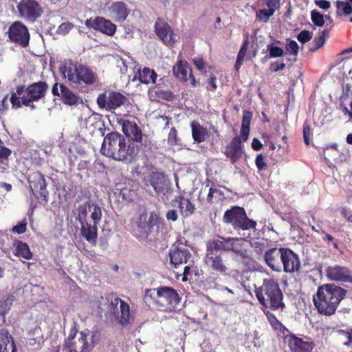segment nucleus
I'll list each match as a JSON object with an SVG mask.
<instances>
[{"label":"nucleus","mask_w":352,"mask_h":352,"mask_svg":"<svg viewBox=\"0 0 352 352\" xmlns=\"http://www.w3.org/2000/svg\"><path fill=\"white\" fill-rule=\"evenodd\" d=\"M118 123L122 126V131L129 138L128 140L118 132L109 133L104 138L100 149L101 153L115 160L130 164L138 153V146L133 142L141 143L143 133L133 121L122 118Z\"/></svg>","instance_id":"obj_1"},{"label":"nucleus","mask_w":352,"mask_h":352,"mask_svg":"<svg viewBox=\"0 0 352 352\" xmlns=\"http://www.w3.org/2000/svg\"><path fill=\"white\" fill-rule=\"evenodd\" d=\"M76 220L80 224L81 236L91 245H96L98 238V225L102 219V210L95 203L86 201L78 206Z\"/></svg>","instance_id":"obj_2"},{"label":"nucleus","mask_w":352,"mask_h":352,"mask_svg":"<svg viewBox=\"0 0 352 352\" xmlns=\"http://www.w3.org/2000/svg\"><path fill=\"white\" fill-rule=\"evenodd\" d=\"M346 295V290L333 283L323 284L318 287L313 302L318 312L325 316L333 315L340 302Z\"/></svg>","instance_id":"obj_3"},{"label":"nucleus","mask_w":352,"mask_h":352,"mask_svg":"<svg viewBox=\"0 0 352 352\" xmlns=\"http://www.w3.org/2000/svg\"><path fill=\"white\" fill-rule=\"evenodd\" d=\"M48 89V84L45 81L33 82L26 88L23 85L17 86L16 92L11 94L12 108L17 109L23 105L34 109L36 107L33 102L45 98Z\"/></svg>","instance_id":"obj_4"},{"label":"nucleus","mask_w":352,"mask_h":352,"mask_svg":"<svg viewBox=\"0 0 352 352\" xmlns=\"http://www.w3.org/2000/svg\"><path fill=\"white\" fill-rule=\"evenodd\" d=\"M59 72L64 78L72 84L93 85L97 82L96 72L87 66L78 64L72 60L65 61L59 67Z\"/></svg>","instance_id":"obj_5"},{"label":"nucleus","mask_w":352,"mask_h":352,"mask_svg":"<svg viewBox=\"0 0 352 352\" xmlns=\"http://www.w3.org/2000/svg\"><path fill=\"white\" fill-rule=\"evenodd\" d=\"M258 302L273 311L283 310L285 305L278 283L272 278L264 279L263 285L255 289Z\"/></svg>","instance_id":"obj_6"},{"label":"nucleus","mask_w":352,"mask_h":352,"mask_svg":"<svg viewBox=\"0 0 352 352\" xmlns=\"http://www.w3.org/2000/svg\"><path fill=\"white\" fill-rule=\"evenodd\" d=\"M144 300L148 306L170 310L179 304L180 298L175 289L163 286L157 289H146Z\"/></svg>","instance_id":"obj_7"},{"label":"nucleus","mask_w":352,"mask_h":352,"mask_svg":"<svg viewBox=\"0 0 352 352\" xmlns=\"http://www.w3.org/2000/svg\"><path fill=\"white\" fill-rule=\"evenodd\" d=\"M223 219L226 223H230L234 230L236 231L254 230L257 225L256 221L248 218L243 207L237 206L228 209L225 212Z\"/></svg>","instance_id":"obj_8"},{"label":"nucleus","mask_w":352,"mask_h":352,"mask_svg":"<svg viewBox=\"0 0 352 352\" xmlns=\"http://www.w3.org/2000/svg\"><path fill=\"white\" fill-rule=\"evenodd\" d=\"M30 191L36 199L47 203L49 198L47 183L45 175L38 170H30L27 176Z\"/></svg>","instance_id":"obj_9"},{"label":"nucleus","mask_w":352,"mask_h":352,"mask_svg":"<svg viewBox=\"0 0 352 352\" xmlns=\"http://www.w3.org/2000/svg\"><path fill=\"white\" fill-rule=\"evenodd\" d=\"M6 34L11 43L24 48L29 46L30 34L28 27L21 21H17L12 23Z\"/></svg>","instance_id":"obj_10"},{"label":"nucleus","mask_w":352,"mask_h":352,"mask_svg":"<svg viewBox=\"0 0 352 352\" xmlns=\"http://www.w3.org/2000/svg\"><path fill=\"white\" fill-rule=\"evenodd\" d=\"M16 8L19 16L30 23L35 22L43 12L41 6L36 0H21Z\"/></svg>","instance_id":"obj_11"},{"label":"nucleus","mask_w":352,"mask_h":352,"mask_svg":"<svg viewBox=\"0 0 352 352\" xmlns=\"http://www.w3.org/2000/svg\"><path fill=\"white\" fill-rule=\"evenodd\" d=\"M163 224V219L155 211L150 212L148 218H147L146 214H142L137 222V226L140 236L146 239L152 233L155 226L159 228L160 226Z\"/></svg>","instance_id":"obj_12"},{"label":"nucleus","mask_w":352,"mask_h":352,"mask_svg":"<svg viewBox=\"0 0 352 352\" xmlns=\"http://www.w3.org/2000/svg\"><path fill=\"white\" fill-rule=\"evenodd\" d=\"M128 103L129 99L122 94L117 91H110L108 95L100 94L97 98L98 107L108 111L116 109Z\"/></svg>","instance_id":"obj_13"},{"label":"nucleus","mask_w":352,"mask_h":352,"mask_svg":"<svg viewBox=\"0 0 352 352\" xmlns=\"http://www.w3.org/2000/svg\"><path fill=\"white\" fill-rule=\"evenodd\" d=\"M85 25L89 28H92L99 31L107 36H113L117 30V26L110 20L106 19L102 16H96L94 19L90 18L87 19L85 23Z\"/></svg>","instance_id":"obj_14"},{"label":"nucleus","mask_w":352,"mask_h":352,"mask_svg":"<svg viewBox=\"0 0 352 352\" xmlns=\"http://www.w3.org/2000/svg\"><path fill=\"white\" fill-rule=\"evenodd\" d=\"M264 8L258 10L255 14V20L258 23H267L275 12L280 10V0H263Z\"/></svg>","instance_id":"obj_15"},{"label":"nucleus","mask_w":352,"mask_h":352,"mask_svg":"<svg viewBox=\"0 0 352 352\" xmlns=\"http://www.w3.org/2000/svg\"><path fill=\"white\" fill-rule=\"evenodd\" d=\"M204 262L213 271L220 274H228L230 271V268L221 253L206 251Z\"/></svg>","instance_id":"obj_16"},{"label":"nucleus","mask_w":352,"mask_h":352,"mask_svg":"<svg viewBox=\"0 0 352 352\" xmlns=\"http://www.w3.org/2000/svg\"><path fill=\"white\" fill-rule=\"evenodd\" d=\"M173 72L175 78L182 82L190 80V84L192 87H197L198 82L192 73V69L188 62L179 60L176 65L173 66Z\"/></svg>","instance_id":"obj_17"},{"label":"nucleus","mask_w":352,"mask_h":352,"mask_svg":"<svg viewBox=\"0 0 352 352\" xmlns=\"http://www.w3.org/2000/svg\"><path fill=\"white\" fill-rule=\"evenodd\" d=\"M52 93L54 96L59 97L65 104L74 106L79 103V96L63 84L56 82L52 87Z\"/></svg>","instance_id":"obj_18"},{"label":"nucleus","mask_w":352,"mask_h":352,"mask_svg":"<svg viewBox=\"0 0 352 352\" xmlns=\"http://www.w3.org/2000/svg\"><path fill=\"white\" fill-rule=\"evenodd\" d=\"M91 347L88 343L87 334L83 331L79 332L78 339L65 341L63 352H90Z\"/></svg>","instance_id":"obj_19"},{"label":"nucleus","mask_w":352,"mask_h":352,"mask_svg":"<svg viewBox=\"0 0 352 352\" xmlns=\"http://www.w3.org/2000/svg\"><path fill=\"white\" fill-rule=\"evenodd\" d=\"M155 30L157 36L164 43L173 45L175 41V35L169 24L164 19L158 18L155 23Z\"/></svg>","instance_id":"obj_20"},{"label":"nucleus","mask_w":352,"mask_h":352,"mask_svg":"<svg viewBox=\"0 0 352 352\" xmlns=\"http://www.w3.org/2000/svg\"><path fill=\"white\" fill-rule=\"evenodd\" d=\"M243 142L244 141L242 137L236 135L226 146L224 155L230 158L232 164H235L242 157Z\"/></svg>","instance_id":"obj_21"},{"label":"nucleus","mask_w":352,"mask_h":352,"mask_svg":"<svg viewBox=\"0 0 352 352\" xmlns=\"http://www.w3.org/2000/svg\"><path fill=\"white\" fill-rule=\"evenodd\" d=\"M291 352H311L315 346L312 341L304 340L294 335L285 338Z\"/></svg>","instance_id":"obj_22"},{"label":"nucleus","mask_w":352,"mask_h":352,"mask_svg":"<svg viewBox=\"0 0 352 352\" xmlns=\"http://www.w3.org/2000/svg\"><path fill=\"white\" fill-rule=\"evenodd\" d=\"M281 262H283L282 270L287 273L298 271L300 266L298 255L288 248H284Z\"/></svg>","instance_id":"obj_23"},{"label":"nucleus","mask_w":352,"mask_h":352,"mask_svg":"<svg viewBox=\"0 0 352 352\" xmlns=\"http://www.w3.org/2000/svg\"><path fill=\"white\" fill-rule=\"evenodd\" d=\"M248 241L243 238L230 237L229 252H231L240 257L243 261L250 258L248 249Z\"/></svg>","instance_id":"obj_24"},{"label":"nucleus","mask_w":352,"mask_h":352,"mask_svg":"<svg viewBox=\"0 0 352 352\" xmlns=\"http://www.w3.org/2000/svg\"><path fill=\"white\" fill-rule=\"evenodd\" d=\"M284 248H272L265 253V261L266 264L274 271L280 272L282 270V256Z\"/></svg>","instance_id":"obj_25"},{"label":"nucleus","mask_w":352,"mask_h":352,"mask_svg":"<svg viewBox=\"0 0 352 352\" xmlns=\"http://www.w3.org/2000/svg\"><path fill=\"white\" fill-rule=\"evenodd\" d=\"M170 264L177 268L179 265L187 263L192 255L190 251L185 248L175 245L169 251Z\"/></svg>","instance_id":"obj_26"},{"label":"nucleus","mask_w":352,"mask_h":352,"mask_svg":"<svg viewBox=\"0 0 352 352\" xmlns=\"http://www.w3.org/2000/svg\"><path fill=\"white\" fill-rule=\"evenodd\" d=\"M327 277L331 280L352 283V274L346 267L331 266L327 269Z\"/></svg>","instance_id":"obj_27"},{"label":"nucleus","mask_w":352,"mask_h":352,"mask_svg":"<svg viewBox=\"0 0 352 352\" xmlns=\"http://www.w3.org/2000/svg\"><path fill=\"white\" fill-rule=\"evenodd\" d=\"M110 16L116 22L124 21L129 15L126 5L122 1L113 2L109 7Z\"/></svg>","instance_id":"obj_28"},{"label":"nucleus","mask_w":352,"mask_h":352,"mask_svg":"<svg viewBox=\"0 0 352 352\" xmlns=\"http://www.w3.org/2000/svg\"><path fill=\"white\" fill-rule=\"evenodd\" d=\"M144 184L152 186L157 194L163 192L165 185V177L162 173L152 172L148 176L144 177Z\"/></svg>","instance_id":"obj_29"},{"label":"nucleus","mask_w":352,"mask_h":352,"mask_svg":"<svg viewBox=\"0 0 352 352\" xmlns=\"http://www.w3.org/2000/svg\"><path fill=\"white\" fill-rule=\"evenodd\" d=\"M230 237H223L217 235L216 238L211 239L206 243V251L220 253V250L229 252Z\"/></svg>","instance_id":"obj_30"},{"label":"nucleus","mask_w":352,"mask_h":352,"mask_svg":"<svg viewBox=\"0 0 352 352\" xmlns=\"http://www.w3.org/2000/svg\"><path fill=\"white\" fill-rule=\"evenodd\" d=\"M192 137L195 143L200 144L205 142L210 135L209 131L206 127L201 125L197 122L190 123Z\"/></svg>","instance_id":"obj_31"},{"label":"nucleus","mask_w":352,"mask_h":352,"mask_svg":"<svg viewBox=\"0 0 352 352\" xmlns=\"http://www.w3.org/2000/svg\"><path fill=\"white\" fill-rule=\"evenodd\" d=\"M175 200L178 203L179 208L183 217H188L195 212V206L188 198L179 195L176 197Z\"/></svg>","instance_id":"obj_32"},{"label":"nucleus","mask_w":352,"mask_h":352,"mask_svg":"<svg viewBox=\"0 0 352 352\" xmlns=\"http://www.w3.org/2000/svg\"><path fill=\"white\" fill-rule=\"evenodd\" d=\"M0 352H16L12 338L7 331H0Z\"/></svg>","instance_id":"obj_33"},{"label":"nucleus","mask_w":352,"mask_h":352,"mask_svg":"<svg viewBox=\"0 0 352 352\" xmlns=\"http://www.w3.org/2000/svg\"><path fill=\"white\" fill-rule=\"evenodd\" d=\"M15 250L14 255L19 257H22L26 260H30L32 258V253L30 251L29 245L21 241H16L14 243Z\"/></svg>","instance_id":"obj_34"},{"label":"nucleus","mask_w":352,"mask_h":352,"mask_svg":"<svg viewBox=\"0 0 352 352\" xmlns=\"http://www.w3.org/2000/svg\"><path fill=\"white\" fill-rule=\"evenodd\" d=\"M157 76L154 70L148 67H144L142 69H140L138 72V79L140 82L146 85L155 83Z\"/></svg>","instance_id":"obj_35"},{"label":"nucleus","mask_w":352,"mask_h":352,"mask_svg":"<svg viewBox=\"0 0 352 352\" xmlns=\"http://www.w3.org/2000/svg\"><path fill=\"white\" fill-rule=\"evenodd\" d=\"M252 118V113L249 111H244L242 118L241 136L244 142H246L249 137L250 125Z\"/></svg>","instance_id":"obj_36"},{"label":"nucleus","mask_w":352,"mask_h":352,"mask_svg":"<svg viewBox=\"0 0 352 352\" xmlns=\"http://www.w3.org/2000/svg\"><path fill=\"white\" fill-rule=\"evenodd\" d=\"M120 316L118 317V322L122 325H126L130 322L131 311L129 304L125 302H121L120 307Z\"/></svg>","instance_id":"obj_37"},{"label":"nucleus","mask_w":352,"mask_h":352,"mask_svg":"<svg viewBox=\"0 0 352 352\" xmlns=\"http://www.w3.org/2000/svg\"><path fill=\"white\" fill-rule=\"evenodd\" d=\"M154 92L155 95L161 100L171 101L174 98V94L170 90H163L158 86H155Z\"/></svg>","instance_id":"obj_38"},{"label":"nucleus","mask_w":352,"mask_h":352,"mask_svg":"<svg viewBox=\"0 0 352 352\" xmlns=\"http://www.w3.org/2000/svg\"><path fill=\"white\" fill-rule=\"evenodd\" d=\"M337 13L340 14V10L342 11V13L349 15L352 13V7L349 2L342 1H338L336 2Z\"/></svg>","instance_id":"obj_39"},{"label":"nucleus","mask_w":352,"mask_h":352,"mask_svg":"<svg viewBox=\"0 0 352 352\" xmlns=\"http://www.w3.org/2000/svg\"><path fill=\"white\" fill-rule=\"evenodd\" d=\"M14 299L15 298L13 294H9L6 299L3 300H0V309H3L1 313V315L3 316L6 314V311L10 309V306L12 305Z\"/></svg>","instance_id":"obj_40"},{"label":"nucleus","mask_w":352,"mask_h":352,"mask_svg":"<svg viewBox=\"0 0 352 352\" xmlns=\"http://www.w3.org/2000/svg\"><path fill=\"white\" fill-rule=\"evenodd\" d=\"M269 52L270 58H278L281 57L284 54L283 50L278 46H274L272 44H270L267 46Z\"/></svg>","instance_id":"obj_41"},{"label":"nucleus","mask_w":352,"mask_h":352,"mask_svg":"<svg viewBox=\"0 0 352 352\" xmlns=\"http://www.w3.org/2000/svg\"><path fill=\"white\" fill-rule=\"evenodd\" d=\"M311 18L314 24L318 27H322L324 24V16L317 10H312L311 12Z\"/></svg>","instance_id":"obj_42"},{"label":"nucleus","mask_w":352,"mask_h":352,"mask_svg":"<svg viewBox=\"0 0 352 352\" xmlns=\"http://www.w3.org/2000/svg\"><path fill=\"white\" fill-rule=\"evenodd\" d=\"M268 321L270 322L272 327L276 330H281L283 327L282 323L277 319L274 314L272 313L266 314Z\"/></svg>","instance_id":"obj_43"},{"label":"nucleus","mask_w":352,"mask_h":352,"mask_svg":"<svg viewBox=\"0 0 352 352\" xmlns=\"http://www.w3.org/2000/svg\"><path fill=\"white\" fill-rule=\"evenodd\" d=\"M298 43L293 40L289 41V43L286 45L285 50L287 53L294 55L296 56L298 53Z\"/></svg>","instance_id":"obj_44"},{"label":"nucleus","mask_w":352,"mask_h":352,"mask_svg":"<svg viewBox=\"0 0 352 352\" xmlns=\"http://www.w3.org/2000/svg\"><path fill=\"white\" fill-rule=\"evenodd\" d=\"M255 164L258 171L267 170V164L262 154L257 155L255 160Z\"/></svg>","instance_id":"obj_45"},{"label":"nucleus","mask_w":352,"mask_h":352,"mask_svg":"<svg viewBox=\"0 0 352 352\" xmlns=\"http://www.w3.org/2000/svg\"><path fill=\"white\" fill-rule=\"evenodd\" d=\"M74 27V25L70 22L61 23L58 28V33L65 35L68 34Z\"/></svg>","instance_id":"obj_46"},{"label":"nucleus","mask_w":352,"mask_h":352,"mask_svg":"<svg viewBox=\"0 0 352 352\" xmlns=\"http://www.w3.org/2000/svg\"><path fill=\"white\" fill-rule=\"evenodd\" d=\"M311 134V130L309 124L305 122L303 124V128H302V135H303V140L306 145H309L310 143V135Z\"/></svg>","instance_id":"obj_47"},{"label":"nucleus","mask_w":352,"mask_h":352,"mask_svg":"<svg viewBox=\"0 0 352 352\" xmlns=\"http://www.w3.org/2000/svg\"><path fill=\"white\" fill-rule=\"evenodd\" d=\"M12 151L3 146V144H0V163H3L5 160H7L9 156L11 155Z\"/></svg>","instance_id":"obj_48"},{"label":"nucleus","mask_w":352,"mask_h":352,"mask_svg":"<svg viewBox=\"0 0 352 352\" xmlns=\"http://www.w3.org/2000/svg\"><path fill=\"white\" fill-rule=\"evenodd\" d=\"M108 301H110V307L111 309L116 312L118 310V305L120 306L121 302H124V300H121L118 297H116L113 295H111L108 299Z\"/></svg>","instance_id":"obj_49"},{"label":"nucleus","mask_w":352,"mask_h":352,"mask_svg":"<svg viewBox=\"0 0 352 352\" xmlns=\"http://www.w3.org/2000/svg\"><path fill=\"white\" fill-rule=\"evenodd\" d=\"M168 142L170 145L177 144V131L175 127H172L168 135Z\"/></svg>","instance_id":"obj_50"},{"label":"nucleus","mask_w":352,"mask_h":352,"mask_svg":"<svg viewBox=\"0 0 352 352\" xmlns=\"http://www.w3.org/2000/svg\"><path fill=\"white\" fill-rule=\"evenodd\" d=\"M312 38V34L308 30L301 31L297 36V39L302 43H305L309 41Z\"/></svg>","instance_id":"obj_51"},{"label":"nucleus","mask_w":352,"mask_h":352,"mask_svg":"<svg viewBox=\"0 0 352 352\" xmlns=\"http://www.w3.org/2000/svg\"><path fill=\"white\" fill-rule=\"evenodd\" d=\"M325 42V38L323 36L316 37L313 41L314 46L310 47L311 51H316L323 46Z\"/></svg>","instance_id":"obj_52"},{"label":"nucleus","mask_w":352,"mask_h":352,"mask_svg":"<svg viewBox=\"0 0 352 352\" xmlns=\"http://www.w3.org/2000/svg\"><path fill=\"white\" fill-rule=\"evenodd\" d=\"M26 230H27V223L25 222V220L20 222L17 225L14 226L12 228V231L13 232L17 233V234H23V233L25 232Z\"/></svg>","instance_id":"obj_53"},{"label":"nucleus","mask_w":352,"mask_h":352,"mask_svg":"<svg viewBox=\"0 0 352 352\" xmlns=\"http://www.w3.org/2000/svg\"><path fill=\"white\" fill-rule=\"evenodd\" d=\"M192 62L198 70H199L201 72L206 73V70H205L206 65H205V63L202 58H201V57L195 58L192 60Z\"/></svg>","instance_id":"obj_54"},{"label":"nucleus","mask_w":352,"mask_h":352,"mask_svg":"<svg viewBox=\"0 0 352 352\" xmlns=\"http://www.w3.org/2000/svg\"><path fill=\"white\" fill-rule=\"evenodd\" d=\"M248 46H249V40H248V36H247L246 38L243 41V43L239 50V52L237 56L245 58Z\"/></svg>","instance_id":"obj_55"},{"label":"nucleus","mask_w":352,"mask_h":352,"mask_svg":"<svg viewBox=\"0 0 352 352\" xmlns=\"http://www.w3.org/2000/svg\"><path fill=\"white\" fill-rule=\"evenodd\" d=\"M285 64L283 61L273 62L270 65V69L274 72H276L283 70V69H285Z\"/></svg>","instance_id":"obj_56"},{"label":"nucleus","mask_w":352,"mask_h":352,"mask_svg":"<svg viewBox=\"0 0 352 352\" xmlns=\"http://www.w3.org/2000/svg\"><path fill=\"white\" fill-rule=\"evenodd\" d=\"M206 89L210 91H214L217 89V78L215 76H210L206 86Z\"/></svg>","instance_id":"obj_57"},{"label":"nucleus","mask_w":352,"mask_h":352,"mask_svg":"<svg viewBox=\"0 0 352 352\" xmlns=\"http://www.w3.org/2000/svg\"><path fill=\"white\" fill-rule=\"evenodd\" d=\"M79 336V333L78 332V329L76 328V324H74L72 327L69 330L68 337L65 340V341H69L74 339H78Z\"/></svg>","instance_id":"obj_58"},{"label":"nucleus","mask_w":352,"mask_h":352,"mask_svg":"<svg viewBox=\"0 0 352 352\" xmlns=\"http://www.w3.org/2000/svg\"><path fill=\"white\" fill-rule=\"evenodd\" d=\"M340 332L344 335L347 340L344 342V344L347 346H352V332L344 330H341Z\"/></svg>","instance_id":"obj_59"},{"label":"nucleus","mask_w":352,"mask_h":352,"mask_svg":"<svg viewBox=\"0 0 352 352\" xmlns=\"http://www.w3.org/2000/svg\"><path fill=\"white\" fill-rule=\"evenodd\" d=\"M166 217L168 221H171L173 222L176 221L178 219V215L176 210H169L166 214Z\"/></svg>","instance_id":"obj_60"},{"label":"nucleus","mask_w":352,"mask_h":352,"mask_svg":"<svg viewBox=\"0 0 352 352\" xmlns=\"http://www.w3.org/2000/svg\"><path fill=\"white\" fill-rule=\"evenodd\" d=\"M192 273V267L190 266V264L187 265L184 267L182 280L183 282H186L188 279V276H190Z\"/></svg>","instance_id":"obj_61"},{"label":"nucleus","mask_w":352,"mask_h":352,"mask_svg":"<svg viewBox=\"0 0 352 352\" xmlns=\"http://www.w3.org/2000/svg\"><path fill=\"white\" fill-rule=\"evenodd\" d=\"M315 3L319 8L324 9V10L329 9L331 6L330 1H327V0H316L315 1Z\"/></svg>","instance_id":"obj_62"},{"label":"nucleus","mask_w":352,"mask_h":352,"mask_svg":"<svg viewBox=\"0 0 352 352\" xmlns=\"http://www.w3.org/2000/svg\"><path fill=\"white\" fill-rule=\"evenodd\" d=\"M8 100V95L6 96L1 101L0 104V113H3L4 111H6L8 108V104L7 102Z\"/></svg>","instance_id":"obj_63"},{"label":"nucleus","mask_w":352,"mask_h":352,"mask_svg":"<svg viewBox=\"0 0 352 352\" xmlns=\"http://www.w3.org/2000/svg\"><path fill=\"white\" fill-rule=\"evenodd\" d=\"M252 147L254 151H259L262 148L263 144L257 138H254L252 142Z\"/></svg>","instance_id":"obj_64"}]
</instances>
